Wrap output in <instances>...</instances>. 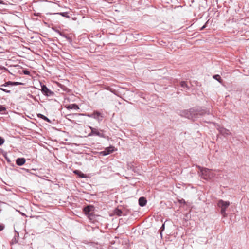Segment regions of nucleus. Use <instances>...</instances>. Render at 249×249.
Instances as JSON below:
<instances>
[{"instance_id": "nucleus-1", "label": "nucleus", "mask_w": 249, "mask_h": 249, "mask_svg": "<svg viewBox=\"0 0 249 249\" xmlns=\"http://www.w3.org/2000/svg\"><path fill=\"white\" fill-rule=\"evenodd\" d=\"M204 112L203 110H197L194 108H190L181 111L180 115L189 119L195 120L198 117V116H203Z\"/></svg>"}, {"instance_id": "nucleus-2", "label": "nucleus", "mask_w": 249, "mask_h": 249, "mask_svg": "<svg viewBox=\"0 0 249 249\" xmlns=\"http://www.w3.org/2000/svg\"><path fill=\"white\" fill-rule=\"evenodd\" d=\"M197 167L199 170L198 172L199 175L204 179L209 180L213 178L215 176V174L211 169L200 166H197Z\"/></svg>"}, {"instance_id": "nucleus-3", "label": "nucleus", "mask_w": 249, "mask_h": 249, "mask_svg": "<svg viewBox=\"0 0 249 249\" xmlns=\"http://www.w3.org/2000/svg\"><path fill=\"white\" fill-rule=\"evenodd\" d=\"M229 201H225L222 199L219 200L217 202V206L221 208V214L224 217H226L227 214L226 213L227 208L230 206Z\"/></svg>"}, {"instance_id": "nucleus-4", "label": "nucleus", "mask_w": 249, "mask_h": 249, "mask_svg": "<svg viewBox=\"0 0 249 249\" xmlns=\"http://www.w3.org/2000/svg\"><path fill=\"white\" fill-rule=\"evenodd\" d=\"M89 127L91 130V132L88 134V136H97L100 138H106V136L104 133V130L101 129L98 130L91 126H89Z\"/></svg>"}, {"instance_id": "nucleus-5", "label": "nucleus", "mask_w": 249, "mask_h": 249, "mask_svg": "<svg viewBox=\"0 0 249 249\" xmlns=\"http://www.w3.org/2000/svg\"><path fill=\"white\" fill-rule=\"evenodd\" d=\"M41 91L43 95L46 96H53L54 94V93L50 90L45 85L41 84Z\"/></svg>"}, {"instance_id": "nucleus-6", "label": "nucleus", "mask_w": 249, "mask_h": 249, "mask_svg": "<svg viewBox=\"0 0 249 249\" xmlns=\"http://www.w3.org/2000/svg\"><path fill=\"white\" fill-rule=\"evenodd\" d=\"M87 116L97 120L98 122H100L102 121L103 118L101 114L98 111H94L92 113L88 114H87Z\"/></svg>"}, {"instance_id": "nucleus-7", "label": "nucleus", "mask_w": 249, "mask_h": 249, "mask_svg": "<svg viewBox=\"0 0 249 249\" xmlns=\"http://www.w3.org/2000/svg\"><path fill=\"white\" fill-rule=\"evenodd\" d=\"M218 130L220 133L224 136H227L231 134V133L229 130L223 127L219 126L217 128Z\"/></svg>"}, {"instance_id": "nucleus-8", "label": "nucleus", "mask_w": 249, "mask_h": 249, "mask_svg": "<svg viewBox=\"0 0 249 249\" xmlns=\"http://www.w3.org/2000/svg\"><path fill=\"white\" fill-rule=\"evenodd\" d=\"M26 160L24 158H18L16 160V163L18 166H22L25 163Z\"/></svg>"}, {"instance_id": "nucleus-9", "label": "nucleus", "mask_w": 249, "mask_h": 249, "mask_svg": "<svg viewBox=\"0 0 249 249\" xmlns=\"http://www.w3.org/2000/svg\"><path fill=\"white\" fill-rule=\"evenodd\" d=\"M93 208V207L92 206H90V205H89V206L85 207L83 210L84 213L86 215L89 214L90 212L92 210Z\"/></svg>"}, {"instance_id": "nucleus-10", "label": "nucleus", "mask_w": 249, "mask_h": 249, "mask_svg": "<svg viewBox=\"0 0 249 249\" xmlns=\"http://www.w3.org/2000/svg\"><path fill=\"white\" fill-rule=\"evenodd\" d=\"M147 203L146 199L143 197H141L139 199V204L142 207L144 206Z\"/></svg>"}, {"instance_id": "nucleus-11", "label": "nucleus", "mask_w": 249, "mask_h": 249, "mask_svg": "<svg viewBox=\"0 0 249 249\" xmlns=\"http://www.w3.org/2000/svg\"><path fill=\"white\" fill-rule=\"evenodd\" d=\"M67 108L69 109H74V110H77V109H79L78 106L75 104H72L69 105L68 107H67Z\"/></svg>"}, {"instance_id": "nucleus-12", "label": "nucleus", "mask_w": 249, "mask_h": 249, "mask_svg": "<svg viewBox=\"0 0 249 249\" xmlns=\"http://www.w3.org/2000/svg\"><path fill=\"white\" fill-rule=\"evenodd\" d=\"M180 86L183 88L185 90H189V87L187 85L186 82L185 81H181L180 83Z\"/></svg>"}, {"instance_id": "nucleus-13", "label": "nucleus", "mask_w": 249, "mask_h": 249, "mask_svg": "<svg viewBox=\"0 0 249 249\" xmlns=\"http://www.w3.org/2000/svg\"><path fill=\"white\" fill-rule=\"evenodd\" d=\"M37 116L39 118L42 119L43 120H44V121H45L47 122H49V123L51 122L49 118H48L47 117H46L45 116L43 115V114H38Z\"/></svg>"}, {"instance_id": "nucleus-14", "label": "nucleus", "mask_w": 249, "mask_h": 249, "mask_svg": "<svg viewBox=\"0 0 249 249\" xmlns=\"http://www.w3.org/2000/svg\"><path fill=\"white\" fill-rule=\"evenodd\" d=\"M106 153H107V155L111 153L113 151V146H110L108 147H107L105 150H104Z\"/></svg>"}, {"instance_id": "nucleus-15", "label": "nucleus", "mask_w": 249, "mask_h": 249, "mask_svg": "<svg viewBox=\"0 0 249 249\" xmlns=\"http://www.w3.org/2000/svg\"><path fill=\"white\" fill-rule=\"evenodd\" d=\"M8 86H12V82L11 81H8L5 82L4 84L1 85V87H7Z\"/></svg>"}, {"instance_id": "nucleus-16", "label": "nucleus", "mask_w": 249, "mask_h": 249, "mask_svg": "<svg viewBox=\"0 0 249 249\" xmlns=\"http://www.w3.org/2000/svg\"><path fill=\"white\" fill-rule=\"evenodd\" d=\"M74 173L75 174H76L78 175H79V173H80V174H81L82 175V176H80V177H81V178H85V175H84L83 173H82L81 171H78V170H75V171H74Z\"/></svg>"}, {"instance_id": "nucleus-17", "label": "nucleus", "mask_w": 249, "mask_h": 249, "mask_svg": "<svg viewBox=\"0 0 249 249\" xmlns=\"http://www.w3.org/2000/svg\"><path fill=\"white\" fill-rule=\"evenodd\" d=\"M74 173L75 174H76L78 175H79V173H80V174H81L82 175V176H80V177H81V178H85V175H84L83 173H82L81 171H78V170H75V171H74Z\"/></svg>"}, {"instance_id": "nucleus-18", "label": "nucleus", "mask_w": 249, "mask_h": 249, "mask_svg": "<svg viewBox=\"0 0 249 249\" xmlns=\"http://www.w3.org/2000/svg\"><path fill=\"white\" fill-rule=\"evenodd\" d=\"M213 78L218 81V82H220V80H221V77L219 75H215L213 76Z\"/></svg>"}, {"instance_id": "nucleus-19", "label": "nucleus", "mask_w": 249, "mask_h": 249, "mask_svg": "<svg viewBox=\"0 0 249 249\" xmlns=\"http://www.w3.org/2000/svg\"><path fill=\"white\" fill-rule=\"evenodd\" d=\"M59 86L64 91H67L68 90V89L66 86H65L62 85V84H59Z\"/></svg>"}, {"instance_id": "nucleus-20", "label": "nucleus", "mask_w": 249, "mask_h": 249, "mask_svg": "<svg viewBox=\"0 0 249 249\" xmlns=\"http://www.w3.org/2000/svg\"><path fill=\"white\" fill-rule=\"evenodd\" d=\"M79 115L78 114H68L67 116H66V118L68 119V120H71L73 116H74V115Z\"/></svg>"}, {"instance_id": "nucleus-21", "label": "nucleus", "mask_w": 249, "mask_h": 249, "mask_svg": "<svg viewBox=\"0 0 249 249\" xmlns=\"http://www.w3.org/2000/svg\"><path fill=\"white\" fill-rule=\"evenodd\" d=\"M60 15L64 17L70 18L68 13L67 12H62L60 13Z\"/></svg>"}, {"instance_id": "nucleus-22", "label": "nucleus", "mask_w": 249, "mask_h": 249, "mask_svg": "<svg viewBox=\"0 0 249 249\" xmlns=\"http://www.w3.org/2000/svg\"><path fill=\"white\" fill-rule=\"evenodd\" d=\"M115 213L118 216H121L122 213V212L121 210H119L118 209H116L115 210Z\"/></svg>"}, {"instance_id": "nucleus-23", "label": "nucleus", "mask_w": 249, "mask_h": 249, "mask_svg": "<svg viewBox=\"0 0 249 249\" xmlns=\"http://www.w3.org/2000/svg\"><path fill=\"white\" fill-rule=\"evenodd\" d=\"M6 110V107L0 105V113Z\"/></svg>"}, {"instance_id": "nucleus-24", "label": "nucleus", "mask_w": 249, "mask_h": 249, "mask_svg": "<svg viewBox=\"0 0 249 249\" xmlns=\"http://www.w3.org/2000/svg\"><path fill=\"white\" fill-rule=\"evenodd\" d=\"M23 83L18 82H12V86L22 85Z\"/></svg>"}, {"instance_id": "nucleus-25", "label": "nucleus", "mask_w": 249, "mask_h": 249, "mask_svg": "<svg viewBox=\"0 0 249 249\" xmlns=\"http://www.w3.org/2000/svg\"><path fill=\"white\" fill-rule=\"evenodd\" d=\"M0 90H1L3 91H4L6 93H10L11 92V91L10 90H7L6 89H3V88H0Z\"/></svg>"}, {"instance_id": "nucleus-26", "label": "nucleus", "mask_w": 249, "mask_h": 249, "mask_svg": "<svg viewBox=\"0 0 249 249\" xmlns=\"http://www.w3.org/2000/svg\"><path fill=\"white\" fill-rule=\"evenodd\" d=\"M56 32H57L60 36L66 37V36L64 34L61 33L60 31L57 30H56Z\"/></svg>"}, {"instance_id": "nucleus-27", "label": "nucleus", "mask_w": 249, "mask_h": 249, "mask_svg": "<svg viewBox=\"0 0 249 249\" xmlns=\"http://www.w3.org/2000/svg\"><path fill=\"white\" fill-rule=\"evenodd\" d=\"M100 155L102 156L107 155V153H106V152L104 150L100 152Z\"/></svg>"}, {"instance_id": "nucleus-28", "label": "nucleus", "mask_w": 249, "mask_h": 249, "mask_svg": "<svg viewBox=\"0 0 249 249\" xmlns=\"http://www.w3.org/2000/svg\"><path fill=\"white\" fill-rule=\"evenodd\" d=\"M4 142V139L0 137V145H1L3 144V143Z\"/></svg>"}, {"instance_id": "nucleus-29", "label": "nucleus", "mask_w": 249, "mask_h": 249, "mask_svg": "<svg viewBox=\"0 0 249 249\" xmlns=\"http://www.w3.org/2000/svg\"><path fill=\"white\" fill-rule=\"evenodd\" d=\"M4 225L2 224H0V231H2L4 229Z\"/></svg>"}, {"instance_id": "nucleus-30", "label": "nucleus", "mask_w": 249, "mask_h": 249, "mask_svg": "<svg viewBox=\"0 0 249 249\" xmlns=\"http://www.w3.org/2000/svg\"><path fill=\"white\" fill-rule=\"evenodd\" d=\"M203 110L204 111L203 115H204L205 114H207L208 115H210V116H212V114H210V112L209 111H206V110Z\"/></svg>"}, {"instance_id": "nucleus-31", "label": "nucleus", "mask_w": 249, "mask_h": 249, "mask_svg": "<svg viewBox=\"0 0 249 249\" xmlns=\"http://www.w3.org/2000/svg\"><path fill=\"white\" fill-rule=\"evenodd\" d=\"M23 73L26 75H29L30 74V72L27 70L24 71Z\"/></svg>"}, {"instance_id": "nucleus-32", "label": "nucleus", "mask_w": 249, "mask_h": 249, "mask_svg": "<svg viewBox=\"0 0 249 249\" xmlns=\"http://www.w3.org/2000/svg\"><path fill=\"white\" fill-rule=\"evenodd\" d=\"M205 28V25H204L203 26H202V27H201V30H203Z\"/></svg>"}, {"instance_id": "nucleus-33", "label": "nucleus", "mask_w": 249, "mask_h": 249, "mask_svg": "<svg viewBox=\"0 0 249 249\" xmlns=\"http://www.w3.org/2000/svg\"><path fill=\"white\" fill-rule=\"evenodd\" d=\"M162 228L163 229H164V224H162V226H161V229H162Z\"/></svg>"}, {"instance_id": "nucleus-34", "label": "nucleus", "mask_w": 249, "mask_h": 249, "mask_svg": "<svg viewBox=\"0 0 249 249\" xmlns=\"http://www.w3.org/2000/svg\"><path fill=\"white\" fill-rule=\"evenodd\" d=\"M17 242V241H16V238H15V239L14 240V239H12V242Z\"/></svg>"}, {"instance_id": "nucleus-35", "label": "nucleus", "mask_w": 249, "mask_h": 249, "mask_svg": "<svg viewBox=\"0 0 249 249\" xmlns=\"http://www.w3.org/2000/svg\"><path fill=\"white\" fill-rule=\"evenodd\" d=\"M3 1L0 0V4H3Z\"/></svg>"}, {"instance_id": "nucleus-36", "label": "nucleus", "mask_w": 249, "mask_h": 249, "mask_svg": "<svg viewBox=\"0 0 249 249\" xmlns=\"http://www.w3.org/2000/svg\"><path fill=\"white\" fill-rule=\"evenodd\" d=\"M79 177H80V176H82V175L81 174H80L79 173Z\"/></svg>"}]
</instances>
